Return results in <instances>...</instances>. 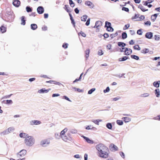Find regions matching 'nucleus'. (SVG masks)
Returning <instances> with one entry per match:
<instances>
[{
	"mask_svg": "<svg viewBox=\"0 0 160 160\" xmlns=\"http://www.w3.org/2000/svg\"><path fill=\"white\" fill-rule=\"evenodd\" d=\"M96 148L98 151L99 156L103 158H107L108 157L109 150L108 148L102 144L96 145Z\"/></svg>",
	"mask_w": 160,
	"mask_h": 160,
	"instance_id": "f257e3e1",
	"label": "nucleus"
},
{
	"mask_svg": "<svg viewBox=\"0 0 160 160\" xmlns=\"http://www.w3.org/2000/svg\"><path fill=\"white\" fill-rule=\"evenodd\" d=\"M25 144L27 146H32L35 142V140L33 137L29 136L27 137L24 140Z\"/></svg>",
	"mask_w": 160,
	"mask_h": 160,
	"instance_id": "f03ea898",
	"label": "nucleus"
},
{
	"mask_svg": "<svg viewBox=\"0 0 160 160\" xmlns=\"http://www.w3.org/2000/svg\"><path fill=\"white\" fill-rule=\"evenodd\" d=\"M27 153L26 150L23 149L21 150L17 154V156L18 158H20L24 156Z\"/></svg>",
	"mask_w": 160,
	"mask_h": 160,
	"instance_id": "7ed1b4c3",
	"label": "nucleus"
},
{
	"mask_svg": "<svg viewBox=\"0 0 160 160\" xmlns=\"http://www.w3.org/2000/svg\"><path fill=\"white\" fill-rule=\"evenodd\" d=\"M122 49L124 50V52L125 55H128L131 54L132 53V50L131 49L126 48H122Z\"/></svg>",
	"mask_w": 160,
	"mask_h": 160,
	"instance_id": "20e7f679",
	"label": "nucleus"
},
{
	"mask_svg": "<svg viewBox=\"0 0 160 160\" xmlns=\"http://www.w3.org/2000/svg\"><path fill=\"white\" fill-rule=\"evenodd\" d=\"M50 141L49 139H46L42 140L41 142V144L43 146H45L46 145L49 144Z\"/></svg>",
	"mask_w": 160,
	"mask_h": 160,
	"instance_id": "39448f33",
	"label": "nucleus"
},
{
	"mask_svg": "<svg viewBox=\"0 0 160 160\" xmlns=\"http://www.w3.org/2000/svg\"><path fill=\"white\" fill-rule=\"evenodd\" d=\"M68 136L69 137H68L65 135H64L61 136V138L62 139V140L65 142H67L68 140L70 141L71 140H72V138L70 137L69 135H68Z\"/></svg>",
	"mask_w": 160,
	"mask_h": 160,
	"instance_id": "423d86ee",
	"label": "nucleus"
},
{
	"mask_svg": "<svg viewBox=\"0 0 160 160\" xmlns=\"http://www.w3.org/2000/svg\"><path fill=\"white\" fill-rule=\"evenodd\" d=\"M30 124L31 125H38L41 123V122L38 120H32L30 122Z\"/></svg>",
	"mask_w": 160,
	"mask_h": 160,
	"instance_id": "0eeeda50",
	"label": "nucleus"
},
{
	"mask_svg": "<svg viewBox=\"0 0 160 160\" xmlns=\"http://www.w3.org/2000/svg\"><path fill=\"white\" fill-rule=\"evenodd\" d=\"M85 4L86 5H87L90 8H93L94 7V5L91 2L89 1H86Z\"/></svg>",
	"mask_w": 160,
	"mask_h": 160,
	"instance_id": "6e6552de",
	"label": "nucleus"
},
{
	"mask_svg": "<svg viewBox=\"0 0 160 160\" xmlns=\"http://www.w3.org/2000/svg\"><path fill=\"white\" fill-rule=\"evenodd\" d=\"M38 12L39 14H41L43 13L44 9L41 6H39L37 9Z\"/></svg>",
	"mask_w": 160,
	"mask_h": 160,
	"instance_id": "1a4fd4ad",
	"label": "nucleus"
},
{
	"mask_svg": "<svg viewBox=\"0 0 160 160\" xmlns=\"http://www.w3.org/2000/svg\"><path fill=\"white\" fill-rule=\"evenodd\" d=\"M50 88H48V89H45V88H42L39 90L38 91V92L39 93H47L50 90H51Z\"/></svg>",
	"mask_w": 160,
	"mask_h": 160,
	"instance_id": "9d476101",
	"label": "nucleus"
},
{
	"mask_svg": "<svg viewBox=\"0 0 160 160\" xmlns=\"http://www.w3.org/2000/svg\"><path fill=\"white\" fill-rule=\"evenodd\" d=\"M83 138L86 140V141L88 143L90 144H93L94 143L93 141L89 138L85 136H83Z\"/></svg>",
	"mask_w": 160,
	"mask_h": 160,
	"instance_id": "9b49d317",
	"label": "nucleus"
},
{
	"mask_svg": "<svg viewBox=\"0 0 160 160\" xmlns=\"http://www.w3.org/2000/svg\"><path fill=\"white\" fill-rule=\"evenodd\" d=\"M20 2L18 0H15L13 2V4L14 6L16 7H18L20 4Z\"/></svg>",
	"mask_w": 160,
	"mask_h": 160,
	"instance_id": "f8f14e48",
	"label": "nucleus"
},
{
	"mask_svg": "<svg viewBox=\"0 0 160 160\" xmlns=\"http://www.w3.org/2000/svg\"><path fill=\"white\" fill-rule=\"evenodd\" d=\"M102 25V22L100 21H98L96 22L95 25L94 26L95 28H98Z\"/></svg>",
	"mask_w": 160,
	"mask_h": 160,
	"instance_id": "ddd939ff",
	"label": "nucleus"
},
{
	"mask_svg": "<svg viewBox=\"0 0 160 160\" xmlns=\"http://www.w3.org/2000/svg\"><path fill=\"white\" fill-rule=\"evenodd\" d=\"M145 37L146 38L150 39L152 37V33L151 32H148L146 33Z\"/></svg>",
	"mask_w": 160,
	"mask_h": 160,
	"instance_id": "4468645a",
	"label": "nucleus"
},
{
	"mask_svg": "<svg viewBox=\"0 0 160 160\" xmlns=\"http://www.w3.org/2000/svg\"><path fill=\"white\" fill-rule=\"evenodd\" d=\"M19 136L21 138H26V137L29 136L27 134L23 132L20 133L19 134Z\"/></svg>",
	"mask_w": 160,
	"mask_h": 160,
	"instance_id": "2eb2a0df",
	"label": "nucleus"
},
{
	"mask_svg": "<svg viewBox=\"0 0 160 160\" xmlns=\"http://www.w3.org/2000/svg\"><path fill=\"white\" fill-rule=\"evenodd\" d=\"M110 147L112 151H116L118 149V148L114 144H112L111 145Z\"/></svg>",
	"mask_w": 160,
	"mask_h": 160,
	"instance_id": "dca6fc26",
	"label": "nucleus"
},
{
	"mask_svg": "<svg viewBox=\"0 0 160 160\" xmlns=\"http://www.w3.org/2000/svg\"><path fill=\"white\" fill-rule=\"evenodd\" d=\"M6 28L3 25H2L0 28V31L2 33L5 32L6 31Z\"/></svg>",
	"mask_w": 160,
	"mask_h": 160,
	"instance_id": "f3484780",
	"label": "nucleus"
},
{
	"mask_svg": "<svg viewBox=\"0 0 160 160\" xmlns=\"http://www.w3.org/2000/svg\"><path fill=\"white\" fill-rule=\"evenodd\" d=\"M122 119L125 122H130L131 119L129 117H123L122 118Z\"/></svg>",
	"mask_w": 160,
	"mask_h": 160,
	"instance_id": "a211bd4d",
	"label": "nucleus"
},
{
	"mask_svg": "<svg viewBox=\"0 0 160 160\" xmlns=\"http://www.w3.org/2000/svg\"><path fill=\"white\" fill-rule=\"evenodd\" d=\"M105 27H107V28H110V29H111L112 28L111 23L108 21H106L105 22Z\"/></svg>",
	"mask_w": 160,
	"mask_h": 160,
	"instance_id": "6ab92c4d",
	"label": "nucleus"
},
{
	"mask_svg": "<svg viewBox=\"0 0 160 160\" xmlns=\"http://www.w3.org/2000/svg\"><path fill=\"white\" fill-rule=\"evenodd\" d=\"M68 129L67 128H65L63 130H62L60 133V136L61 137L62 136L64 135H65V133L67 131Z\"/></svg>",
	"mask_w": 160,
	"mask_h": 160,
	"instance_id": "aec40b11",
	"label": "nucleus"
},
{
	"mask_svg": "<svg viewBox=\"0 0 160 160\" xmlns=\"http://www.w3.org/2000/svg\"><path fill=\"white\" fill-rule=\"evenodd\" d=\"M138 8L141 9L142 12H145L148 10V9H146L144 7L142 6V5H139L138 6Z\"/></svg>",
	"mask_w": 160,
	"mask_h": 160,
	"instance_id": "412c9836",
	"label": "nucleus"
},
{
	"mask_svg": "<svg viewBox=\"0 0 160 160\" xmlns=\"http://www.w3.org/2000/svg\"><path fill=\"white\" fill-rule=\"evenodd\" d=\"M90 53V49H87L85 52V56L87 59L89 57V55Z\"/></svg>",
	"mask_w": 160,
	"mask_h": 160,
	"instance_id": "4be33fe9",
	"label": "nucleus"
},
{
	"mask_svg": "<svg viewBox=\"0 0 160 160\" xmlns=\"http://www.w3.org/2000/svg\"><path fill=\"white\" fill-rule=\"evenodd\" d=\"M21 24L22 25H24L26 24V20H25V17L24 16H22L21 17Z\"/></svg>",
	"mask_w": 160,
	"mask_h": 160,
	"instance_id": "5701e85b",
	"label": "nucleus"
},
{
	"mask_svg": "<svg viewBox=\"0 0 160 160\" xmlns=\"http://www.w3.org/2000/svg\"><path fill=\"white\" fill-rule=\"evenodd\" d=\"M31 28L33 30H35L37 28V26L35 24H32L31 25Z\"/></svg>",
	"mask_w": 160,
	"mask_h": 160,
	"instance_id": "b1692460",
	"label": "nucleus"
},
{
	"mask_svg": "<svg viewBox=\"0 0 160 160\" xmlns=\"http://www.w3.org/2000/svg\"><path fill=\"white\" fill-rule=\"evenodd\" d=\"M158 15L157 14H155L154 15H152L151 17V19L152 21H154L156 19Z\"/></svg>",
	"mask_w": 160,
	"mask_h": 160,
	"instance_id": "393cba45",
	"label": "nucleus"
},
{
	"mask_svg": "<svg viewBox=\"0 0 160 160\" xmlns=\"http://www.w3.org/2000/svg\"><path fill=\"white\" fill-rule=\"evenodd\" d=\"M149 52V49L148 48H144L141 51V52L142 53L145 54L146 53H147L148 52Z\"/></svg>",
	"mask_w": 160,
	"mask_h": 160,
	"instance_id": "a878e982",
	"label": "nucleus"
},
{
	"mask_svg": "<svg viewBox=\"0 0 160 160\" xmlns=\"http://www.w3.org/2000/svg\"><path fill=\"white\" fill-rule=\"evenodd\" d=\"M128 59V57L127 56H124L122 58H119L118 60L119 61H124Z\"/></svg>",
	"mask_w": 160,
	"mask_h": 160,
	"instance_id": "bb28decb",
	"label": "nucleus"
},
{
	"mask_svg": "<svg viewBox=\"0 0 160 160\" xmlns=\"http://www.w3.org/2000/svg\"><path fill=\"white\" fill-rule=\"evenodd\" d=\"M160 81H158L157 82H153V84L154 87L156 88L159 87V86Z\"/></svg>",
	"mask_w": 160,
	"mask_h": 160,
	"instance_id": "cd10ccee",
	"label": "nucleus"
},
{
	"mask_svg": "<svg viewBox=\"0 0 160 160\" xmlns=\"http://www.w3.org/2000/svg\"><path fill=\"white\" fill-rule=\"evenodd\" d=\"M118 45L120 47H125L126 45L125 43L122 42H118Z\"/></svg>",
	"mask_w": 160,
	"mask_h": 160,
	"instance_id": "c85d7f7f",
	"label": "nucleus"
},
{
	"mask_svg": "<svg viewBox=\"0 0 160 160\" xmlns=\"http://www.w3.org/2000/svg\"><path fill=\"white\" fill-rule=\"evenodd\" d=\"M46 82L47 83H53V84H58L60 83L57 82H56L55 81H52V80H50V81H47Z\"/></svg>",
	"mask_w": 160,
	"mask_h": 160,
	"instance_id": "c756f323",
	"label": "nucleus"
},
{
	"mask_svg": "<svg viewBox=\"0 0 160 160\" xmlns=\"http://www.w3.org/2000/svg\"><path fill=\"white\" fill-rule=\"evenodd\" d=\"M155 94L156 95V96L157 97H159V95H160V94H159L160 91H159V89H156L155 90Z\"/></svg>",
	"mask_w": 160,
	"mask_h": 160,
	"instance_id": "7c9ffc66",
	"label": "nucleus"
},
{
	"mask_svg": "<svg viewBox=\"0 0 160 160\" xmlns=\"http://www.w3.org/2000/svg\"><path fill=\"white\" fill-rule=\"evenodd\" d=\"M122 38L123 39H125L127 38V33L125 32H123L122 35Z\"/></svg>",
	"mask_w": 160,
	"mask_h": 160,
	"instance_id": "2f4dec72",
	"label": "nucleus"
},
{
	"mask_svg": "<svg viewBox=\"0 0 160 160\" xmlns=\"http://www.w3.org/2000/svg\"><path fill=\"white\" fill-rule=\"evenodd\" d=\"M131 57L132 58L136 60H138L139 59V58L138 56L135 55H131Z\"/></svg>",
	"mask_w": 160,
	"mask_h": 160,
	"instance_id": "473e14b6",
	"label": "nucleus"
},
{
	"mask_svg": "<svg viewBox=\"0 0 160 160\" xmlns=\"http://www.w3.org/2000/svg\"><path fill=\"white\" fill-rule=\"evenodd\" d=\"M87 18V17L86 15H83L81 17V20L85 22L86 21Z\"/></svg>",
	"mask_w": 160,
	"mask_h": 160,
	"instance_id": "72a5a7b5",
	"label": "nucleus"
},
{
	"mask_svg": "<svg viewBox=\"0 0 160 160\" xmlns=\"http://www.w3.org/2000/svg\"><path fill=\"white\" fill-rule=\"evenodd\" d=\"M101 120H93L92 121L95 124L98 125L99 122L101 121Z\"/></svg>",
	"mask_w": 160,
	"mask_h": 160,
	"instance_id": "f704fd0d",
	"label": "nucleus"
},
{
	"mask_svg": "<svg viewBox=\"0 0 160 160\" xmlns=\"http://www.w3.org/2000/svg\"><path fill=\"white\" fill-rule=\"evenodd\" d=\"M116 122L117 124L119 125H122L123 124V122L122 120H117Z\"/></svg>",
	"mask_w": 160,
	"mask_h": 160,
	"instance_id": "c9c22d12",
	"label": "nucleus"
},
{
	"mask_svg": "<svg viewBox=\"0 0 160 160\" xmlns=\"http://www.w3.org/2000/svg\"><path fill=\"white\" fill-rule=\"evenodd\" d=\"M14 130V128L13 127H10L8 128V131L9 132L13 131Z\"/></svg>",
	"mask_w": 160,
	"mask_h": 160,
	"instance_id": "e433bc0d",
	"label": "nucleus"
},
{
	"mask_svg": "<svg viewBox=\"0 0 160 160\" xmlns=\"http://www.w3.org/2000/svg\"><path fill=\"white\" fill-rule=\"evenodd\" d=\"M64 9L67 11L68 12H71L70 10L68 9V6L67 5H65Z\"/></svg>",
	"mask_w": 160,
	"mask_h": 160,
	"instance_id": "4c0bfd02",
	"label": "nucleus"
},
{
	"mask_svg": "<svg viewBox=\"0 0 160 160\" xmlns=\"http://www.w3.org/2000/svg\"><path fill=\"white\" fill-rule=\"evenodd\" d=\"M133 48L134 49L140 50L141 49L140 48L138 45H135L134 46Z\"/></svg>",
	"mask_w": 160,
	"mask_h": 160,
	"instance_id": "58836bf2",
	"label": "nucleus"
},
{
	"mask_svg": "<svg viewBox=\"0 0 160 160\" xmlns=\"http://www.w3.org/2000/svg\"><path fill=\"white\" fill-rule=\"evenodd\" d=\"M95 89H96L95 88H93L91 89H90L88 91V94H92L93 92L94 91H95Z\"/></svg>",
	"mask_w": 160,
	"mask_h": 160,
	"instance_id": "ea45409f",
	"label": "nucleus"
},
{
	"mask_svg": "<svg viewBox=\"0 0 160 160\" xmlns=\"http://www.w3.org/2000/svg\"><path fill=\"white\" fill-rule=\"evenodd\" d=\"M107 127L109 129H111L112 127V125L111 123H108L106 125Z\"/></svg>",
	"mask_w": 160,
	"mask_h": 160,
	"instance_id": "a19ab883",
	"label": "nucleus"
},
{
	"mask_svg": "<svg viewBox=\"0 0 160 160\" xmlns=\"http://www.w3.org/2000/svg\"><path fill=\"white\" fill-rule=\"evenodd\" d=\"M69 3L70 5V6L72 7L73 8L74 7L75 4L72 1L69 2Z\"/></svg>",
	"mask_w": 160,
	"mask_h": 160,
	"instance_id": "79ce46f5",
	"label": "nucleus"
},
{
	"mask_svg": "<svg viewBox=\"0 0 160 160\" xmlns=\"http://www.w3.org/2000/svg\"><path fill=\"white\" fill-rule=\"evenodd\" d=\"M26 9L27 11L28 12H31L32 11V9L31 8H30L29 7H27L26 8Z\"/></svg>",
	"mask_w": 160,
	"mask_h": 160,
	"instance_id": "37998d69",
	"label": "nucleus"
},
{
	"mask_svg": "<svg viewBox=\"0 0 160 160\" xmlns=\"http://www.w3.org/2000/svg\"><path fill=\"white\" fill-rule=\"evenodd\" d=\"M139 16V14H136L134 15V16H133V17H132V19H136V18H138Z\"/></svg>",
	"mask_w": 160,
	"mask_h": 160,
	"instance_id": "c03bdc74",
	"label": "nucleus"
},
{
	"mask_svg": "<svg viewBox=\"0 0 160 160\" xmlns=\"http://www.w3.org/2000/svg\"><path fill=\"white\" fill-rule=\"evenodd\" d=\"M142 32L141 29H139L137 31V33L139 35H141L142 34Z\"/></svg>",
	"mask_w": 160,
	"mask_h": 160,
	"instance_id": "a18cd8bd",
	"label": "nucleus"
},
{
	"mask_svg": "<svg viewBox=\"0 0 160 160\" xmlns=\"http://www.w3.org/2000/svg\"><path fill=\"white\" fill-rule=\"evenodd\" d=\"M130 27V24H128L126 25H125L123 28V29L124 30H126L128 29L129 27Z\"/></svg>",
	"mask_w": 160,
	"mask_h": 160,
	"instance_id": "49530a36",
	"label": "nucleus"
},
{
	"mask_svg": "<svg viewBox=\"0 0 160 160\" xmlns=\"http://www.w3.org/2000/svg\"><path fill=\"white\" fill-rule=\"evenodd\" d=\"M122 10L123 11H125L127 12H128L129 11V9L128 8L126 7H123Z\"/></svg>",
	"mask_w": 160,
	"mask_h": 160,
	"instance_id": "de8ad7c7",
	"label": "nucleus"
},
{
	"mask_svg": "<svg viewBox=\"0 0 160 160\" xmlns=\"http://www.w3.org/2000/svg\"><path fill=\"white\" fill-rule=\"evenodd\" d=\"M12 101L11 100H6V103L7 104H12Z\"/></svg>",
	"mask_w": 160,
	"mask_h": 160,
	"instance_id": "09e8293b",
	"label": "nucleus"
},
{
	"mask_svg": "<svg viewBox=\"0 0 160 160\" xmlns=\"http://www.w3.org/2000/svg\"><path fill=\"white\" fill-rule=\"evenodd\" d=\"M68 44L67 43H64L62 45V47L66 49L68 48Z\"/></svg>",
	"mask_w": 160,
	"mask_h": 160,
	"instance_id": "8fccbe9b",
	"label": "nucleus"
},
{
	"mask_svg": "<svg viewBox=\"0 0 160 160\" xmlns=\"http://www.w3.org/2000/svg\"><path fill=\"white\" fill-rule=\"evenodd\" d=\"M80 34H81V35L83 37H86V34L84 32H82V31H81L80 32Z\"/></svg>",
	"mask_w": 160,
	"mask_h": 160,
	"instance_id": "3c124183",
	"label": "nucleus"
},
{
	"mask_svg": "<svg viewBox=\"0 0 160 160\" xmlns=\"http://www.w3.org/2000/svg\"><path fill=\"white\" fill-rule=\"evenodd\" d=\"M110 90V88L109 87H107L105 90H104L103 92L104 93L108 92Z\"/></svg>",
	"mask_w": 160,
	"mask_h": 160,
	"instance_id": "603ef678",
	"label": "nucleus"
},
{
	"mask_svg": "<svg viewBox=\"0 0 160 160\" xmlns=\"http://www.w3.org/2000/svg\"><path fill=\"white\" fill-rule=\"evenodd\" d=\"M63 98L64 99L69 101L71 102L69 99L66 96H64L63 97Z\"/></svg>",
	"mask_w": 160,
	"mask_h": 160,
	"instance_id": "864d4df0",
	"label": "nucleus"
},
{
	"mask_svg": "<svg viewBox=\"0 0 160 160\" xmlns=\"http://www.w3.org/2000/svg\"><path fill=\"white\" fill-rule=\"evenodd\" d=\"M103 54V51L102 50H99L98 51V54L99 55H102Z\"/></svg>",
	"mask_w": 160,
	"mask_h": 160,
	"instance_id": "5fc2aeb1",
	"label": "nucleus"
},
{
	"mask_svg": "<svg viewBox=\"0 0 160 160\" xmlns=\"http://www.w3.org/2000/svg\"><path fill=\"white\" fill-rule=\"evenodd\" d=\"M90 18L88 19L87 21V22L86 23V25L87 26H88L90 24Z\"/></svg>",
	"mask_w": 160,
	"mask_h": 160,
	"instance_id": "6e6d98bb",
	"label": "nucleus"
},
{
	"mask_svg": "<svg viewBox=\"0 0 160 160\" xmlns=\"http://www.w3.org/2000/svg\"><path fill=\"white\" fill-rule=\"evenodd\" d=\"M154 38L156 40H159L160 39V37L159 36L156 35L154 36Z\"/></svg>",
	"mask_w": 160,
	"mask_h": 160,
	"instance_id": "4d7b16f0",
	"label": "nucleus"
},
{
	"mask_svg": "<svg viewBox=\"0 0 160 160\" xmlns=\"http://www.w3.org/2000/svg\"><path fill=\"white\" fill-rule=\"evenodd\" d=\"M149 95V94L148 93H144L142 95V97H144L148 96Z\"/></svg>",
	"mask_w": 160,
	"mask_h": 160,
	"instance_id": "13d9d810",
	"label": "nucleus"
},
{
	"mask_svg": "<svg viewBox=\"0 0 160 160\" xmlns=\"http://www.w3.org/2000/svg\"><path fill=\"white\" fill-rule=\"evenodd\" d=\"M42 29L44 31H46L47 29V28L46 26H44L42 28Z\"/></svg>",
	"mask_w": 160,
	"mask_h": 160,
	"instance_id": "bf43d9fd",
	"label": "nucleus"
},
{
	"mask_svg": "<svg viewBox=\"0 0 160 160\" xmlns=\"http://www.w3.org/2000/svg\"><path fill=\"white\" fill-rule=\"evenodd\" d=\"M36 12H33L30 15V16L35 17L36 16Z\"/></svg>",
	"mask_w": 160,
	"mask_h": 160,
	"instance_id": "052dcab7",
	"label": "nucleus"
},
{
	"mask_svg": "<svg viewBox=\"0 0 160 160\" xmlns=\"http://www.w3.org/2000/svg\"><path fill=\"white\" fill-rule=\"evenodd\" d=\"M60 96V95L59 94H53L52 95V97H58Z\"/></svg>",
	"mask_w": 160,
	"mask_h": 160,
	"instance_id": "680f3d73",
	"label": "nucleus"
},
{
	"mask_svg": "<svg viewBox=\"0 0 160 160\" xmlns=\"http://www.w3.org/2000/svg\"><path fill=\"white\" fill-rule=\"evenodd\" d=\"M129 43L130 45H133L134 44V42L132 40H131L129 42Z\"/></svg>",
	"mask_w": 160,
	"mask_h": 160,
	"instance_id": "e2e57ef3",
	"label": "nucleus"
},
{
	"mask_svg": "<svg viewBox=\"0 0 160 160\" xmlns=\"http://www.w3.org/2000/svg\"><path fill=\"white\" fill-rule=\"evenodd\" d=\"M0 75H8V74L4 72H0Z\"/></svg>",
	"mask_w": 160,
	"mask_h": 160,
	"instance_id": "0e129e2a",
	"label": "nucleus"
},
{
	"mask_svg": "<svg viewBox=\"0 0 160 160\" xmlns=\"http://www.w3.org/2000/svg\"><path fill=\"white\" fill-rule=\"evenodd\" d=\"M75 12L77 13L78 14L79 12V10L78 8H76L74 9Z\"/></svg>",
	"mask_w": 160,
	"mask_h": 160,
	"instance_id": "69168bd1",
	"label": "nucleus"
},
{
	"mask_svg": "<svg viewBox=\"0 0 160 160\" xmlns=\"http://www.w3.org/2000/svg\"><path fill=\"white\" fill-rule=\"evenodd\" d=\"M103 36L105 38H107L109 37V35L108 34L106 33L103 35Z\"/></svg>",
	"mask_w": 160,
	"mask_h": 160,
	"instance_id": "338daca9",
	"label": "nucleus"
},
{
	"mask_svg": "<svg viewBox=\"0 0 160 160\" xmlns=\"http://www.w3.org/2000/svg\"><path fill=\"white\" fill-rule=\"evenodd\" d=\"M130 32L131 35H133L135 34V32L133 30H130Z\"/></svg>",
	"mask_w": 160,
	"mask_h": 160,
	"instance_id": "774afa93",
	"label": "nucleus"
}]
</instances>
